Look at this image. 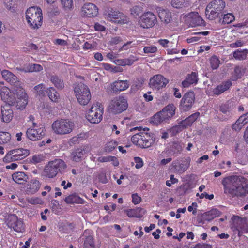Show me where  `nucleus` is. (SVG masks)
Wrapping results in <instances>:
<instances>
[{
    "instance_id": "nucleus-21",
    "label": "nucleus",
    "mask_w": 248,
    "mask_h": 248,
    "mask_svg": "<svg viewBox=\"0 0 248 248\" xmlns=\"http://www.w3.org/2000/svg\"><path fill=\"white\" fill-rule=\"evenodd\" d=\"M8 226L17 232H22L24 230L23 220L18 218L17 216L15 215H12L9 217Z\"/></svg>"
},
{
    "instance_id": "nucleus-35",
    "label": "nucleus",
    "mask_w": 248,
    "mask_h": 248,
    "mask_svg": "<svg viewBox=\"0 0 248 248\" xmlns=\"http://www.w3.org/2000/svg\"><path fill=\"white\" fill-rule=\"evenodd\" d=\"M248 55V50L247 49H238L233 53V57L238 60H244L247 58Z\"/></svg>"
},
{
    "instance_id": "nucleus-9",
    "label": "nucleus",
    "mask_w": 248,
    "mask_h": 248,
    "mask_svg": "<svg viewBox=\"0 0 248 248\" xmlns=\"http://www.w3.org/2000/svg\"><path fill=\"white\" fill-rule=\"evenodd\" d=\"M127 107V100L123 96H118L111 100L108 109L114 114H118L125 110Z\"/></svg>"
},
{
    "instance_id": "nucleus-15",
    "label": "nucleus",
    "mask_w": 248,
    "mask_h": 248,
    "mask_svg": "<svg viewBox=\"0 0 248 248\" xmlns=\"http://www.w3.org/2000/svg\"><path fill=\"white\" fill-rule=\"evenodd\" d=\"M185 22L189 27L204 26L205 21L198 12H191L184 16Z\"/></svg>"
},
{
    "instance_id": "nucleus-2",
    "label": "nucleus",
    "mask_w": 248,
    "mask_h": 248,
    "mask_svg": "<svg viewBox=\"0 0 248 248\" xmlns=\"http://www.w3.org/2000/svg\"><path fill=\"white\" fill-rule=\"evenodd\" d=\"M26 19L31 29H38L43 23V16L41 8L34 6L29 8L26 12Z\"/></svg>"
},
{
    "instance_id": "nucleus-57",
    "label": "nucleus",
    "mask_w": 248,
    "mask_h": 248,
    "mask_svg": "<svg viewBox=\"0 0 248 248\" xmlns=\"http://www.w3.org/2000/svg\"><path fill=\"white\" fill-rule=\"evenodd\" d=\"M184 2L183 0H172L171 5L173 7L176 8H180L184 6Z\"/></svg>"
},
{
    "instance_id": "nucleus-49",
    "label": "nucleus",
    "mask_w": 248,
    "mask_h": 248,
    "mask_svg": "<svg viewBox=\"0 0 248 248\" xmlns=\"http://www.w3.org/2000/svg\"><path fill=\"white\" fill-rule=\"evenodd\" d=\"M139 60V58L135 55H130L128 58L124 59L125 66L132 65L134 62Z\"/></svg>"
},
{
    "instance_id": "nucleus-23",
    "label": "nucleus",
    "mask_w": 248,
    "mask_h": 248,
    "mask_svg": "<svg viewBox=\"0 0 248 248\" xmlns=\"http://www.w3.org/2000/svg\"><path fill=\"white\" fill-rule=\"evenodd\" d=\"M128 87V81L126 80L116 81L111 85V89L114 93L126 90Z\"/></svg>"
},
{
    "instance_id": "nucleus-31",
    "label": "nucleus",
    "mask_w": 248,
    "mask_h": 248,
    "mask_svg": "<svg viewBox=\"0 0 248 248\" xmlns=\"http://www.w3.org/2000/svg\"><path fill=\"white\" fill-rule=\"evenodd\" d=\"M145 210L142 208L129 209L126 211L127 216L129 217H141L145 214Z\"/></svg>"
},
{
    "instance_id": "nucleus-36",
    "label": "nucleus",
    "mask_w": 248,
    "mask_h": 248,
    "mask_svg": "<svg viewBox=\"0 0 248 248\" xmlns=\"http://www.w3.org/2000/svg\"><path fill=\"white\" fill-rule=\"evenodd\" d=\"M84 154V149H78L71 153V159L74 161L79 162L83 158Z\"/></svg>"
},
{
    "instance_id": "nucleus-27",
    "label": "nucleus",
    "mask_w": 248,
    "mask_h": 248,
    "mask_svg": "<svg viewBox=\"0 0 248 248\" xmlns=\"http://www.w3.org/2000/svg\"><path fill=\"white\" fill-rule=\"evenodd\" d=\"M220 212L216 209H212L208 212H206L202 214V218L204 221H210L214 218L219 216Z\"/></svg>"
},
{
    "instance_id": "nucleus-40",
    "label": "nucleus",
    "mask_w": 248,
    "mask_h": 248,
    "mask_svg": "<svg viewBox=\"0 0 248 248\" xmlns=\"http://www.w3.org/2000/svg\"><path fill=\"white\" fill-rule=\"evenodd\" d=\"M243 117H240L235 123L232 125V129L236 131L239 132L242 128L246 124Z\"/></svg>"
},
{
    "instance_id": "nucleus-22",
    "label": "nucleus",
    "mask_w": 248,
    "mask_h": 248,
    "mask_svg": "<svg viewBox=\"0 0 248 248\" xmlns=\"http://www.w3.org/2000/svg\"><path fill=\"white\" fill-rule=\"evenodd\" d=\"M194 99L195 95L193 92L185 93L181 102V109L185 111L188 110L191 108Z\"/></svg>"
},
{
    "instance_id": "nucleus-3",
    "label": "nucleus",
    "mask_w": 248,
    "mask_h": 248,
    "mask_svg": "<svg viewBox=\"0 0 248 248\" xmlns=\"http://www.w3.org/2000/svg\"><path fill=\"white\" fill-rule=\"evenodd\" d=\"M132 142L141 148H148L155 141V137L152 133H148L144 129L142 131L136 133L131 137Z\"/></svg>"
},
{
    "instance_id": "nucleus-43",
    "label": "nucleus",
    "mask_w": 248,
    "mask_h": 248,
    "mask_svg": "<svg viewBox=\"0 0 248 248\" xmlns=\"http://www.w3.org/2000/svg\"><path fill=\"white\" fill-rule=\"evenodd\" d=\"M11 135L8 132H0V144H5L9 142Z\"/></svg>"
},
{
    "instance_id": "nucleus-42",
    "label": "nucleus",
    "mask_w": 248,
    "mask_h": 248,
    "mask_svg": "<svg viewBox=\"0 0 248 248\" xmlns=\"http://www.w3.org/2000/svg\"><path fill=\"white\" fill-rule=\"evenodd\" d=\"M45 159V157L44 155L42 154H38L32 156H31L30 158V163L36 164L37 163H39L44 161Z\"/></svg>"
},
{
    "instance_id": "nucleus-54",
    "label": "nucleus",
    "mask_w": 248,
    "mask_h": 248,
    "mask_svg": "<svg viewBox=\"0 0 248 248\" xmlns=\"http://www.w3.org/2000/svg\"><path fill=\"white\" fill-rule=\"evenodd\" d=\"M245 72V68L240 66H237L234 69L235 74L237 78H240Z\"/></svg>"
},
{
    "instance_id": "nucleus-26",
    "label": "nucleus",
    "mask_w": 248,
    "mask_h": 248,
    "mask_svg": "<svg viewBox=\"0 0 248 248\" xmlns=\"http://www.w3.org/2000/svg\"><path fill=\"white\" fill-rule=\"evenodd\" d=\"M1 119L4 122L9 123L13 118V111L9 106H5L1 109Z\"/></svg>"
},
{
    "instance_id": "nucleus-58",
    "label": "nucleus",
    "mask_w": 248,
    "mask_h": 248,
    "mask_svg": "<svg viewBox=\"0 0 248 248\" xmlns=\"http://www.w3.org/2000/svg\"><path fill=\"white\" fill-rule=\"evenodd\" d=\"M244 44V43L242 41L239 40L234 43L230 44L229 46L232 48L239 47L243 46Z\"/></svg>"
},
{
    "instance_id": "nucleus-10",
    "label": "nucleus",
    "mask_w": 248,
    "mask_h": 248,
    "mask_svg": "<svg viewBox=\"0 0 248 248\" xmlns=\"http://www.w3.org/2000/svg\"><path fill=\"white\" fill-rule=\"evenodd\" d=\"M29 154L30 151L27 149L23 148L14 149L7 153L3 158V161L8 163L20 160L27 156Z\"/></svg>"
},
{
    "instance_id": "nucleus-28",
    "label": "nucleus",
    "mask_w": 248,
    "mask_h": 248,
    "mask_svg": "<svg viewBox=\"0 0 248 248\" xmlns=\"http://www.w3.org/2000/svg\"><path fill=\"white\" fill-rule=\"evenodd\" d=\"M12 179L16 183L22 184L27 182L29 177L25 172H17L12 175Z\"/></svg>"
},
{
    "instance_id": "nucleus-20",
    "label": "nucleus",
    "mask_w": 248,
    "mask_h": 248,
    "mask_svg": "<svg viewBox=\"0 0 248 248\" xmlns=\"http://www.w3.org/2000/svg\"><path fill=\"white\" fill-rule=\"evenodd\" d=\"M16 88H14L12 92H10L9 89L5 86H2L0 89V95L1 99L10 105L11 104L15 103L14 98L16 96L15 90Z\"/></svg>"
},
{
    "instance_id": "nucleus-41",
    "label": "nucleus",
    "mask_w": 248,
    "mask_h": 248,
    "mask_svg": "<svg viewBox=\"0 0 248 248\" xmlns=\"http://www.w3.org/2000/svg\"><path fill=\"white\" fill-rule=\"evenodd\" d=\"M48 95L50 99L54 102H57L59 99V94L53 88H50L48 91Z\"/></svg>"
},
{
    "instance_id": "nucleus-63",
    "label": "nucleus",
    "mask_w": 248,
    "mask_h": 248,
    "mask_svg": "<svg viewBox=\"0 0 248 248\" xmlns=\"http://www.w3.org/2000/svg\"><path fill=\"white\" fill-rule=\"evenodd\" d=\"M197 196H199V197L201 199H203L204 198H205L209 199V200L213 199L214 197L213 194L209 195V194H207L206 193H202L200 195L198 193H197Z\"/></svg>"
},
{
    "instance_id": "nucleus-48",
    "label": "nucleus",
    "mask_w": 248,
    "mask_h": 248,
    "mask_svg": "<svg viewBox=\"0 0 248 248\" xmlns=\"http://www.w3.org/2000/svg\"><path fill=\"white\" fill-rule=\"evenodd\" d=\"M118 145V143L115 141H110L108 142L105 146V151L108 152L113 151Z\"/></svg>"
},
{
    "instance_id": "nucleus-64",
    "label": "nucleus",
    "mask_w": 248,
    "mask_h": 248,
    "mask_svg": "<svg viewBox=\"0 0 248 248\" xmlns=\"http://www.w3.org/2000/svg\"><path fill=\"white\" fill-rule=\"evenodd\" d=\"M230 108L227 104H222L220 107V110L223 113H227L229 111Z\"/></svg>"
},
{
    "instance_id": "nucleus-14",
    "label": "nucleus",
    "mask_w": 248,
    "mask_h": 248,
    "mask_svg": "<svg viewBox=\"0 0 248 248\" xmlns=\"http://www.w3.org/2000/svg\"><path fill=\"white\" fill-rule=\"evenodd\" d=\"M108 20L119 24H126L129 22V18L119 11L111 9L105 14Z\"/></svg>"
},
{
    "instance_id": "nucleus-30",
    "label": "nucleus",
    "mask_w": 248,
    "mask_h": 248,
    "mask_svg": "<svg viewBox=\"0 0 248 248\" xmlns=\"http://www.w3.org/2000/svg\"><path fill=\"white\" fill-rule=\"evenodd\" d=\"M198 80L197 74L195 72L187 76L186 79L182 83V86L184 88L188 87L190 85L196 83Z\"/></svg>"
},
{
    "instance_id": "nucleus-7",
    "label": "nucleus",
    "mask_w": 248,
    "mask_h": 248,
    "mask_svg": "<svg viewBox=\"0 0 248 248\" xmlns=\"http://www.w3.org/2000/svg\"><path fill=\"white\" fill-rule=\"evenodd\" d=\"M75 96L78 102L81 105H86L91 99V94L89 88L84 84L80 83L74 88Z\"/></svg>"
},
{
    "instance_id": "nucleus-8",
    "label": "nucleus",
    "mask_w": 248,
    "mask_h": 248,
    "mask_svg": "<svg viewBox=\"0 0 248 248\" xmlns=\"http://www.w3.org/2000/svg\"><path fill=\"white\" fill-rule=\"evenodd\" d=\"M104 108L99 102L93 103L86 115L88 121L93 124H98L102 120Z\"/></svg>"
},
{
    "instance_id": "nucleus-47",
    "label": "nucleus",
    "mask_w": 248,
    "mask_h": 248,
    "mask_svg": "<svg viewBox=\"0 0 248 248\" xmlns=\"http://www.w3.org/2000/svg\"><path fill=\"white\" fill-rule=\"evenodd\" d=\"M209 62L211 67L213 70L217 69L220 64V61L216 56L211 57L209 60Z\"/></svg>"
},
{
    "instance_id": "nucleus-62",
    "label": "nucleus",
    "mask_w": 248,
    "mask_h": 248,
    "mask_svg": "<svg viewBox=\"0 0 248 248\" xmlns=\"http://www.w3.org/2000/svg\"><path fill=\"white\" fill-rule=\"evenodd\" d=\"M113 62L117 65L122 66H125V63L124 62V59H119L114 60L113 61Z\"/></svg>"
},
{
    "instance_id": "nucleus-17",
    "label": "nucleus",
    "mask_w": 248,
    "mask_h": 248,
    "mask_svg": "<svg viewBox=\"0 0 248 248\" xmlns=\"http://www.w3.org/2000/svg\"><path fill=\"white\" fill-rule=\"evenodd\" d=\"M168 83V79L162 75L158 74L150 78L149 85L152 89L158 90L165 87Z\"/></svg>"
},
{
    "instance_id": "nucleus-11",
    "label": "nucleus",
    "mask_w": 248,
    "mask_h": 248,
    "mask_svg": "<svg viewBox=\"0 0 248 248\" xmlns=\"http://www.w3.org/2000/svg\"><path fill=\"white\" fill-rule=\"evenodd\" d=\"M232 220V223L231 228L233 231L238 233L239 235L248 232V220L246 217L242 218L238 216H233Z\"/></svg>"
},
{
    "instance_id": "nucleus-29",
    "label": "nucleus",
    "mask_w": 248,
    "mask_h": 248,
    "mask_svg": "<svg viewBox=\"0 0 248 248\" xmlns=\"http://www.w3.org/2000/svg\"><path fill=\"white\" fill-rule=\"evenodd\" d=\"M40 183L37 179H32L28 184L27 192L31 194L36 193L39 189Z\"/></svg>"
},
{
    "instance_id": "nucleus-1",
    "label": "nucleus",
    "mask_w": 248,
    "mask_h": 248,
    "mask_svg": "<svg viewBox=\"0 0 248 248\" xmlns=\"http://www.w3.org/2000/svg\"><path fill=\"white\" fill-rule=\"evenodd\" d=\"M221 184L224 193L232 197L245 196L248 193V182L246 178L237 175L224 178Z\"/></svg>"
},
{
    "instance_id": "nucleus-4",
    "label": "nucleus",
    "mask_w": 248,
    "mask_h": 248,
    "mask_svg": "<svg viewBox=\"0 0 248 248\" xmlns=\"http://www.w3.org/2000/svg\"><path fill=\"white\" fill-rule=\"evenodd\" d=\"M75 127L73 121L69 119H61L55 121L51 128L54 133L58 135H65L71 133Z\"/></svg>"
},
{
    "instance_id": "nucleus-52",
    "label": "nucleus",
    "mask_w": 248,
    "mask_h": 248,
    "mask_svg": "<svg viewBox=\"0 0 248 248\" xmlns=\"http://www.w3.org/2000/svg\"><path fill=\"white\" fill-rule=\"evenodd\" d=\"M27 202L31 204H42L43 201L38 197H31L27 198Z\"/></svg>"
},
{
    "instance_id": "nucleus-39",
    "label": "nucleus",
    "mask_w": 248,
    "mask_h": 248,
    "mask_svg": "<svg viewBox=\"0 0 248 248\" xmlns=\"http://www.w3.org/2000/svg\"><path fill=\"white\" fill-rule=\"evenodd\" d=\"M158 15L161 20L165 23H169L171 20L170 14L166 10H161L159 12Z\"/></svg>"
},
{
    "instance_id": "nucleus-12",
    "label": "nucleus",
    "mask_w": 248,
    "mask_h": 248,
    "mask_svg": "<svg viewBox=\"0 0 248 248\" xmlns=\"http://www.w3.org/2000/svg\"><path fill=\"white\" fill-rule=\"evenodd\" d=\"M15 91L16 93L14 98L15 103L11 104L10 105L15 106L18 109H23L28 103L27 94L22 87H18Z\"/></svg>"
},
{
    "instance_id": "nucleus-46",
    "label": "nucleus",
    "mask_w": 248,
    "mask_h": 248,
    "mask_svg": "<svg viewBox=\"0 0 248 248\" xmlns=\"http://www.w3.org/2000/svg\"><path fill=\"white\" fill-rule=\"evenodd\" d=\"M50 80L57 88L62 89L64 87L63 81L58 77L52 76Z\"/></svg>"
},
{
    "instance_id": "nucleus-32",
    "label": "nucleus",
    "mask_w": 248,
    "mask_h": 248,
    "mask_svg": "<svg viewBox=\"0 0 248 248\" xmlns=\"http://www.w3.org/2000/svg\"><path fill=\"white\" fill-rule=\"evenodd\" d=\"M232 83L230 81L223 82L221 84L217 86L214 89L213 93L216 95H219L225 91L227 90L231 86Z\"/></svg>"
},
{
    "instance_id": "nucleus-24",
    "label": "nucleus",
    "mask_w": 248,
    "mask_h": 248,
    "mask_svg": "<svg viewBox=\"0 0 248 248\" xmlns=\"http://www.w3.org/2000/svg\"><path fill=\"white\" fill-rule=\"evenodd\" d=\"M175 111V106L173 104H170L165 107L160 112L164 120L166 121L171 118L174 115Z\"/></svg>"
},
{
    "instance_id": "nucleus-44",
    "label": "nucleus",
    "mask_w": 248,
    "mask_h": 248,
    "mask_svg": "<svg viewBox=\"0 0 248 248\" xmlns=\"http://www.w3.org/2000/svg\"><path fill=\"white\" fill-rule=\"evenodd\" d=\"M163 121H165V120L160 114V112L155 114L151 119V123L155 125H158Z\"/></svg>"
},
{
    "instance_id": "nucleus-51",
    "label": "nucleus",
    "mask_w": 248,
    "mask_h": 248,
    "mask_svg": "<svg viewBox=\"0 0 248 248\" xmlns=\"http://www.w3.org/2000/svg\"><path fill=\"white\" fill-rule=\"evenodd\" d=\"M142 12V8L139 6H133L130 9L131 14L134 16H138Z\"/></svg>"
},
{
    "instance_id": "nucleus-55",
    "label": "nucleus",
    "mask_w": 248,
    "mask_h": 248,
    "mask_svg": "<svg viewBox=\"0 0 248 248\" xmlns=\"http://www.w3.org/2000/svg\"><path fill=\"white\" fill-rule=\"evenodd\" d=\"M84 245V246L87 248H89V247H93V237L91 236H87L85 240Z\"/></svg>"
},
{
    "instance_id": "nucleus-53",
    "label": "nucleus",
    "mask_w": 248,
    "mask_h": 248,
    "mask_svg": "<svg viewBox=\"0 0 248 248\" xmlns=\"http://www.w3.org/2000/svg\"><path fill=\"white\" fill-rule=\"evenodd\" d=\"M157 50V48L155 46H146L143 48V51L146 54L154 53Z\"/></svg>"
},
{
    "instance_id": "nucleus-56",
    "label": "nucleus",
    "mask_w": 248,
    "mask_h": 248,
    "mask_svg": "<svg viewBox=\"0 0 248 248\" xmlns=\"http://www.w3.org/2000/svg\"><path fill=\"white\" fill-rule=\"evenodd\" d=\"M134 160L136 163L135 168L136 169H140L143 166V161L141 158L135 157Z\"/></svg>"
},
{
    "instance_id": "nucleus-59",
    "label": "nucleus",
    "mask_w": 248,
    "mask_h": 248,
    "mask_svg": "<svg viewBox=\"0 0 248 248\" xmlns=\"http://www.w3.org/2000/svg\"><path fill=\"white\" fill-rule=\"evenodd\" d=\"M132 202L134 204H139L141 201L140 197L137 194H133L132 195Z\"/></svg>"
},
{
    "instance_id": "nucleus-18",
    "label": "nucleus",
    "mask_w": 248,
    "mask_h": 248,
    "mask_svg": "<svg viewBox=\"0 0 248 248\" xmlns=\"http://www.w3.org/2000/svg\"><path fill=\"white\" fill-rule=\"evenodd\" d=\"M1 75L3 78L7 82L13 86L14 88L18 89V87L22 88V83L17 77L11 72L3 70L1 71Z\"/></svg>"
},
{
    "instance_id": "nucleus-19",
    "label": "nucleus",
    "mask_w": 248,
    "mask_h": 248,
    "mask_svg": "<svg viewBox=\"0 0 248 248\" xmlns=\"http://www.w3.org/2000/svg\"><path fill=\"white\" fill-rule=\"evenodd\" d=\"M81 13L84 17H93L98 15V9L94 4L86 3L81 7Z\"/></svg>"
},
{
    "instance_id": "nucleus-37",
    "label": "nucleus",
    "mask_w": 248,
    "mask_h": 248,
    "mask_svg": "<svg viewBox=\"0 0 248 248\" xmlns=\"http://www.w3.org/2000/svg\"><path fill=\"white\" fill-rule=\"evenodd\" d=\"M62 9L65 11H70L74 8L73 0H60Z\"/></svg>"
},
{
    "instance_id": "nucleus-16",
    "label": "nucleus",
    "mask_w": 248,
    "mask_h": 248,
    "mask_svg": "<svg viewBox=\"0 0 248 248\" xmlns=\"http://www.w3.org/2000/svg\"><path fill=\"white\" fill-rule=\"evenodd\" d=\"M26 135L30 140L36 141L41 139L45 136V129L42 126H38L36 123H33V127L28 129Z\"/></svg>"
},
{
    "instance_id": "nucleus-6",
    "label": "nucleus",
    "mask_w": 248,
    "mask_h": 248,
    "mask_svg": "<svg viewBox=\"0 0 248 248\" xmlns=\"http://www.w3.org/2000/svg\"><path fill=\"white\" fill-rule=\"evenodd\" d=\"M226 6L225 2L223 0H214L207 6L205 12L207 18L210 20L215 19L223 10Z\"/></svg>"
},
{
    "instance_id": "nucleus-61",
    "label": "nucleus",
    "mask_w": 248,
    "mask_h": 248,
    "mask_svg": "<svg viewBox=\"0 0 248 248\" xmlns=\"http://www.w3.org/2000/svg\"><path fill=\"white\" fill-rule=\"evenodd\" d=\"M158 43L164 48H169V41L167 39H159Z\"/></svg>"
},
{
    "instance_id": "nucleus-45",
    "label": "nucleus",
    "mask_w": 248,
    "mask_h": 248,
    "mask_svg": "<svg viewBox=\"0 0 248 248\" xmlns=\"http://www.w3.org/2000/svg\"><path fill=\"white\" fill-rule=\"evenodd\" d=\"M235 20V17L232 13H227L223 16L222 23L223 24H230Z\"/></svg>"
},
{
    "instance_id": "nucleus-33",
    "label": "nucleus",
    "mask_w": 248,
    "mask_h": 248,
    "mask_svg": "<svg viewBox=\"0 0 248 248\" xmlns=\"http://www.w3.org/2000/svg\"><path fill=\"white\" fill-rule=\"evenodd\" d=\"M200 115L199 112H196L191 114L188 118L181 121V124L185 127L190 126L195 122Z\"/></svg>"
},
{
    "instance_id": "nucleus-60",
    "label": "nucleus",
    "mask_w": 248,
    "mask_h": 248,
    "mask_svg": "<svg viewBox=\"0 0 248 248\" xmlns=\"http://www.w3.org/2000/svg\"><path fill=\"white\" fill-rule=\"evenodd\" d=\"M60 13V10L58 7L51 8L49 11L50 16H54L58 15Z\"/></svg>"
},
{
    "instance_id": "nucleus-34",
    "label": "nucleus",
    "mask_w": 248,
    "mask_h": 248,
    "mask_svg": "<svg viewBox=\"0 0 248 248\" xmlns=\"http://www.w3.org/2000/svg\"><path fill=\"white\" fill-rule=\"evenodd\" d=\"M64 201L67 204H82L83 202V200L76 194L69 195L65 198Z\"/></svg>"
},
{
    "instance_id": "nucleus-13",
    "label": "nucleus",
    "mask_w": 248,
    "mask_h": 248,
    "mask_svg": "<svg viewBox=\"0 0 248 248\" xmlns=\"http://www.w3.org/2000/svg\"><path fill=\"white\" fill-rule=\"evenodd\" d=\"M157 21L155 15L151 12H147L141 16L138 21V24L143 29H148L154 26Z\"/></svg>"
},
{
    "instance_id": "nucleus-38",
    "label": "nucleus",
    "mask_w": 248,
    "mask_h": 248,
    "mask_svg": "<svg viewBox=\"0 0 248 248\" xmlns=\"http://www.w3.org/2000/svg\"><path fill=\"white\" fill-rule=\"evenodd\" d=\"M102 66L104 69L109 71L113 73L121 72L123 70V69L120 67L113 66L107 63H103Z\"/></svg>"
},
{
    "instance_id": "nucleus-50",
    "label": "nucleus",
    "mask_w": 248,
    "mask_h": 248,
    "mask_svg": "<svg viewBox=\"0 0 248 248\" xmlns=\"http://www.w3.org/2000/svg\"><path fill=\"white\" fill-rule=\"evenodd\" d=\"M34 90L36 94L43 95L45 92V87L44 85L41 83L35 86L34 88Z\"/></svg>"
},
{
    "instance_id": "nucleus-5",
    "label": "nucleus",
    "mask_w": 248,
    "mask_h": 248,
    "mask_svg": "<svg viewBox=\"0 0 248 248\" xmlns=\"http://www.w3.org/2000/svg\"><path fill=\"white\" fill-rule=\"evenodd\" d=\"M66 167V165L63 161L61 159H55L49 162L45 166L43 174L48 178H53L57 175L58 172L63 171Z\"/></svg>"
},
{
    "instance_id": "nucleus-25",
    "label": "nucleus",
    "mask_w": 248,
    "mask_h": 248,
    "mask_svg": "<svg viewBox=\"0 0 248 248\" xmlns=\"http://www.w3.org/2000/svg\"><path fill=\"white\" fill-rule=\"evenodd\" d=\"M16 70L25 73L39 72L43 70V67L41 65L38 64H31L25 65L23 67H16Z\"/></svg>"
}]
</instances>
